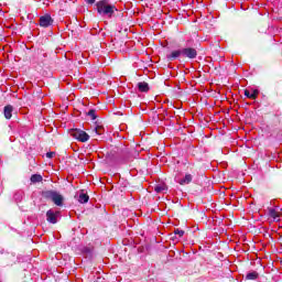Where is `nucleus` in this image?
<instances>
[{"label":"nucleus","instance_id":"nucleus-1","mask_svg":"<svg viewBox=\"0 0 282 282\" xmlns=\"http://www.w3.org/2000/svg\"><path fill=\"white\" fill-rule=\"evenodd\" d=\"M97 13L100 17H107V19H113L116 12H118V7L109 2V0H100L96 2Z\"/></svg>","mask_w":282,"mask_h":282},{"label":"nucleus","instance_id":"nucleus-2","mask_svg":"<svg viewBox=\"0 0 282 282\" xmlns=\"http://www.w3.org/2000/svg\"><path fill=\"white\" fill-rule=\"evenodd\" d=\"M40 28H52L54 25V20L50 13H45L44 15L40 17L39 20Z\"/></svg>","mask_w":282,"mask_h":282},{"label":"nucleus","instance_id":"nucleus-3","mask_svg":"<svg viewBox=\"0 0 282 282\" xmlns=\"http://www.w3.org/2000/svg\"><path fill=\"white\" fill-rule=\"evenodd\" d=\"M73 138H75V140H78V142H87L89 141V135L87 132H85L84 130L80 129H75L72 133Z\"/></svg>","mask_w":282,"mask_h":282},{"label":"nucleus","instance_id":"nucleus-4","mask_svg":"<svg viewBox=\"0 0 282 282\" xmlns=\"http://www.w3.org/2000/svg\"><path fill=\"white\" fill-rule=\"evenodd\" d=\"M183 51V58H188V61H195L197 58V50L194 47H184Z\"/></svg>","mask_w":282,"mask_h":282},{"label":"nucleus","instance_id":"nucleus-5","mask_svg":"<svg viewBox=\"0 0 282 282\" xmlns=\"http://www.w3.org/2000/svg\"><path fill=\"white\" fill-rule=\"evenodd\" d=\"M177 58H183L182 48L172 51L171 54L166 55V59L170 62L177 61Z\"/></svg>","mask_w":282,"mask_h":282},{"label":"nucleus","instance_id":"nucleus-6","mask_svg":"<svg viewBox=\"0 0 282 282\" xmlns=\"http://www.w3.org/2000/svg\"><path fill=\"white\" fill-rule=\"evenodd\" d=\"M175 183L180 184V186H182L183 188H186V186H188V184L193 183V177H175Z\"/></svg>","mask_w":282,"mask_h":282},{"label":"nucleus","instance_id":"nucleus-7","mask_svg":"<svg viewBox=\"0 0 282 282\" xmlns=\"http://www.w3.org/2000/svg\"><path fill=\"white\" fill-rule=\"evenodd\" d=\"M132 158H131V152L126 151L122 153L121 156H119L118 159V164L122 165V164H129V162H131Z\"/></svg>","mask_w":282,"mask_h":282},{"label":"nucleus","instance_id":"nucleus-8","mask_svg":"<svg viewBox=\"0 0 282 282\" xmlns=\"http://www.w3.org/2000/svg\"><path fill=\"white\" fill-rule=\"evenodd\" d=\"M155 193H166L169 191V186L166 183L161 182L160 180L156 181V184L154 185Z\"/></svg>","mask_w":282,"mask_h":282},{"label":"nucleus","instance_id":"nucleus-9","mask_svg":"<svg viewBox=\"0 0 282 282\" xmlns=\"http://www.w3.org/2000/svg\"><path fill=\"white\" fill-rule=\"evenodd\" d=\"M14 111V107L12 105H7L3 108V113H4V118L7 120H10V118H12V112Z\"/></svg>","mask_w":282,"mask_h":282},{"label":"nucleus","instance_id":"nucleus-10","mask_svg":"<svg viewBox=\"0 0 282 282\" xmlns=\"http://www.w3.org/2000/svg\"><path fill=\"white\" fill-rule=\"evenodd\" d=\"M137 87L139 89V91L147 94L151 88L149 87V83L147 82H139L137 84Z\"/></svg>","mask_w":282,"mask_h":282},{"label":"nucleus","instance_id":"nucleus-11","mask_svg":"<svg viewBox=\"0 0 282 282\" xmlns=\"http://www.w3.org/2000/svg\"><path fill=\"white\" fill-rule=\"evenodd\" d=\"M246 98H250L251 100H257V96H259V90L252 89L251 91L246 89L245 90Z\"/></svg>","mask_w":282,"mask_h":282},{"label":"nucleus","instance_id":"nucleus-12","mask_svg":"<svg viewBox=\"0 0 282 282\" xmlns=\"http://www.w3.org/2000/svg\"><path fill=\"white\" fill-rule=\"evenodd\" d=\"M46 220L48 224H56L58 220L56 219V214L52 210L46 212Z\"/></svg>","mask_w":282,"mask_h":282},{"label":"nucleus","instance_id":"nucleus-13","mask_svg":"<svg viewBox=\"0 0 282 282\" xmlns=\"http://www.w3.org/2000/svg\"><path fill=\"white\" fill-rule=\"evenodd\" d=\"M53 204L55 206H63V195L58 194V192H55V196H53Z\"/></svg>","mask_w":282,"mask_h":282},{"label":"nucleus","instance_id":"nucleus-14","mask_svg":"<svg viewBox=\"0 0 282 282\" xmlns=\"http://www.w3.org/2000/svg\"><path fill=\"white\" fill-rule=\"evenodd\" d=\"M257 279H259V272L257 271H252L246 275L247 281H257Z\"/></svg>","mask_w":282,"mask_h":282},{"label":"nucleus","instance_id":"nucleus-15","mask_svg":"<svg viewBox=\"0 0 282 282\" xmlns=\"http://www.w3.org/2000/svg\"><path fill=\"white\" fill-rule=\"evenodd\" d=\"M44 199H51V202H53L54 196L56 195V192L54 191H46L42 193Z\"/></svg>","mask_w":282,"mask_h":282},{"label":"nucleus","instance_id":"nucleus-16","mask_svg":"<svg viewBox=\"0 0 282 282\" xmlns=\"http://www.w3.org/2000/svg\"><path fill=\"white\" fill-rule=\"evenodd\" d=\"M79 204H87L89 202V195L82 193L78 198Z\"/></svg>","mask_w":282,"mask_h":282},{"label":"nucleus","instance_id":"nucleus-17","mask_svg":"<svg viewBox=\"0 0 282 282\" xmlns=\"http://www.w3.org/2000/svg\"><path fill=\"white\" fill-rule=\"evenodd\" d=\"M86 116H88L90 120H96V118H98V115H96V109H89V111L86 112Z\"/></svg>","mask_w":282,"mask_h":282},{"label":"nucleus","instance_id":"nucleus-18","mask_svg":"<svg viewBox=\"0 0 282 282\" xmlns=\"http://www.w3.org/2000/svg\"><path fill=\"white\" fill-rule=\"evenodd\" d=\"M269 216H271L272 219H279V212H276V209H274V208H270Z\"/></svg>","mask_w":282,"mask_h":282},{"label":"nucleus","instance_id":"nucleus-19","mask_svg":"<svg viewBox=\"0 0 282 282\" xmlns=\"http://www.w3.org/2000/svg\"><path fill=\"white\" fill-rule=\"evenodd\" d=\"M95 133L97 135H102V133H105V128L102 126H97L95 129H94Z\"/></svg>","mask_w":282,"mask_h":282},{"label":"nucleus","instance_id":"nucleus-20","mask_svg":"<svg viewBox=\"0 0 282 282\" xmlns=\"http://www.w3.org/2000/svg\"><path fill=\"white\" fill-rule=\"evenodd\" d=\"M185 231L183 229L176 228L174 229V235H177L180 239L184 237Z\"/></svg>","mask_w":282,"mask_h":282},{"label":"nucleus","instance_id":"nucleus-21","mask_svg":"<svg viewBox=\"0 0 282 282\" xmlns=\"http://www.w3.org/2000/svg\"><path fill=\"white\" fill-rule=\"evenodd\" d=\"M43 182V177H31V184H39Z\"/></svg>","mask_w":282,"mask_h":282},{"label":"nucleus","instance_id":"nucleus-22","mask_svg":"<svg viewBox=\"0 0 282 282\" xmlns=\"http://www.w3.org/2000/svg\"><path fill=\"white\" fill-rule=\"evenodd\" d=\"M93 184H95V186L98 185V184H104L102 177H95V178H93Z\"/></svg>","mask_w":282,"mask_h":282},{"label":"nucleus","instance_id":"nucleus-23","mask_svg":"<svg viewBox=\"0 0 282 282\" xmlns=\"http://www.w3.org/2000/svg\"><path fill=\"white\" fill-rule=\"evenodd\" d=\"M54 155H56L55 152H47V153H46V158H47L48 160H52V158H54Z\"/></svg>","mask_w":282,"mask_h":282},{"label":"nucleus","instance_id":"nucleus-24","mask_svg":"<svg viewBox=\"0 0 282 282\" xmlns=\"http://www.w3.org/2000/svg\"><path fill=\"white\" fill-rule=\"evenodd\" d=\"M118 184H120L121 186H127V183H124V177L119 178Z\"/></svg>","mask_w":282,"mask_h":282},{"label":"nucleus","instance_id":"nucleus-25","mask_svg":"<svg viewBox=\"0 0 282 282\" xmlns=\"http://www.w3.org/2000/svg\"><path fill=\"white\" fill-rule=\"evenodd\" d=\"M86 3H88V6H94V3H96V0H86Z\"/></svg>","mask_w":282,"mask_h":282},{"label":"nucleus","instance_id":"nucleus-26","mask_svg":"<svg viewBox=\"0 0 282 282\" xmlns=\"http://www.w3.org/2000/svg\"><path fill=\"white\" fill-rule=\"evenodd\" d=\"M31 177H43V175L41 173H35V174H32Z\"/></svg>","mask_w":282,"mask_h":282},{"label":"nucleus","instance_id":"nucleus-27","mask_svg":"<svg viewBox=\"0 0 282 282\" xmlns=\"http://www.w3.org/2000/svg\"><path fill=\"white\" fill-rule=\"evenodd\" d=\"M237 182H238V184H243L245 181H243V178H238Z\"/></svg>","mask_w":282,"mask_h":282},{"label":"nucleus","instance_id":"nucleus-28","mask_svg":"<svg viewBox=\"0 0 282 282\" xmlns=\"http://www.w3.org/2000/svg\"><path fill=\"white\" fill-rule=\"evenodd\" d=\"M104 180H107L108 184H111L112 182V178H104Z\"/></svg>","mask_w":282,"mask_h":282},{"label":"nucleus","instance_id":"nucleus-29","mask_svg":"<svg viewBox=\"0 0 282 282\" xmlns=\"http://www.w3.org/2000/svg\"><path fill=\"white\" fill-rule=\"evenodd\" d=\"M200 186H206V184H204V182H200Z\"/></svg>","mask_w":282,"mask_h":282},{"label":"nucleus","instance_id":"nucleus-30","mask_svg":"<svg viewBox=\"0 0 282 282\" xmlns=\"http://www.w3.org/2000/svg\"><path fill=\"white\" fill-rule=\"evenodd\" d=\"M185 177H191V174H186Z\"/></svg>","mask_w":282,"mask_h":282},{"label":"nucleus","instance_id":"nucleus-31","mask_svg":"<svg viewBox=\"0 0 282 282\" xmlns=\"http://www.w3.org/2000/svg\"><path fill=\"white\" fill-rule=\"evenodd\" d=\"M205 184H210V181H207V183H205Z\"/></svg>","mask_w":282,"mask_h":282}]
</instances>
